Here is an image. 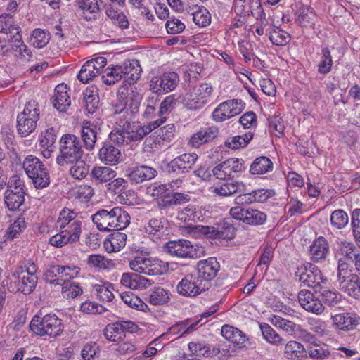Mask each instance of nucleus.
<instances>
[{"instance_id":"nucleus-64","label":"nucleus","mask_w":360,"mask_h":360,"mask_svg":"<svg viewBox=\"0 0 360 360\" xmlns=\"http://www.w3.org/2000/svg\"><path fill=\"white\" fill-rule=\"evenodd\" d=\"M100 349L96 342H87L81 351V356L84 360H94L99 355Z\"/></svg>"},{"instance_id":"nucleus-48","label":"nucleus","mask_w":360,"mask_h":360,"mask_svg":"<svg viewBox=\"0 0 360 360\" xmlns=\"http://www.w3.org/2000/svg\"><path fill=\"white\" fill-rule=\"evenodd\" d=\"M333 62L330 51L328 46L321 49L320 61L317 65V71L320 74L326 75L332 70Z\"/></svg>"},{"instance_id":"nucleus-7","label":"nucleus","mask_w":360,"mask_h":360,"mask_svg":"<svg viewBox=\"0 0 360 360\" xmlns=\"http://www.w3.org/2000/svg\"><path fill=\"white\" fill-rule=\"evenodd\" d=\"M246 169L244 160L231 158L216 165L213 175L221 180L239 177Z\"/></svg>"},{"instance_id":"nucleus-14","label":"nucleus","mask_w":360,"mask_h":360,"mask_svg":"<svg viewBox=\"0 0 360 360\" xmlns=\"http://www.w3.org/2000/svg\"><path fill=\"white\" fill-rule=\"evenodd\" d=\"M82 230V222L75 221L69 229L61 231L49 239V243L55 247L61 248L68 243H72L79 239Z\"/></svg>"},{"instance_id":"nucleus-27","label":"nucleus","mask_w":360,"mask_h":360,"mask_svg":"<svg viewBox=\"0 0 360 360\" xmlns=\"http://www.w3.org/2000/svg\"><path fill=\"white\" fill-rule=\"evenodd\" d=\"M329 252L328 241L323 236H319L310 245L309 254L311 259L314 262L322 261L326 258Z\"/></svg>"},{"instance_id":"nucleus-1","label":"nucleus","mask_w":360,"mask_h":360,"mask_svg":"<svg viewBox=\"0 0 360 360\" xmlns=\"http://www.w3.org/2000/svg\"><path fill=\"white\" fill-rule=\"evenodd\" d=\"M37 267L31 259H24L19 262L16 268L12 271L14 281L9 278L3 281V287L5 282L7 290L13 293L22 292L24 295L31 294L35 289L38 277L36 275Z\"/></svg>"},{"instance_id":"nucleus-13","label":"nucleus","mask_w":360,"mask_h":360,"mask_svg":"<svg viewBox=\"0 0 360 360\" xmlns=\"http://www.w3.org/2000/svg\"><path fill=\"white\" fill-rule=\"evenodd\" d=\"M164 248L172 256L181 258H197L198 250L194 248L191 242L185 239L169 240Z\"/></svg>"},{"instance_id":"nucleus-8","label":"nucleus","mask_w":360,"mask_h":360,"mask_svg":"<svg viewBox=\"0 0 360 360\" xmlns=\"http://www.w3.org/2000/svg\"><path fill=\"white\" fill-rule=\"evenodd\" d=\"M165 120V118H160L143 126L127 121L123 125L127 141L130 143L141 140L147 134L159 127Z\"/></svg>"},{"instance_id":"nucleus-47","label":"nucleus","mask_w":360,"mask_h":360,"mask_svg":"<svg viewBox=\"0 0 360 360\" xmlns=\"http://www.w3.org/2000/svg\"><path fill=\"white\" fill-rule=\"evenodd\" d=\"M105 338L110 342L122 341L125 335L117 322L108 324L103 330Z\"/></svg>"},{"instance_id":"nucleus-25","label":"nucleus","mask_w":360,"mask_h":360,"mask_svg":"<svg viewBox=\"0 0 360 360\" xmlns=\"http://www.w3.org/2000/svg\"><path fill=\"white\" fill-rule=\"evenodd\" d=\"M69 91L70 88L63 83L57 85L55 88L52 103L54 108L60 112H65L70 105L71 101Z\"/></svg>"},{"instance_id":"nucleus-4","label":"nucleus","mask_w":360,"mask_h":360,"mask_svg":"<svg viewBox=\"0 0 360 360\" xmlns=\"http://www.w3.org/2000/svg\"><path fill=\"white\" fill-rule=\"evenodd\" d=\"M295 276L304 286L312 288L316 293L323 290L324 285L328 282L327 277L322 274L321 271L309 262L297 266Z\"/></svg>"},{"instance_id":"nucleus-16","label":"nucleus","mask_w":360,"mask_h":360,"mask_svg":"<svg viewBox=\"0 0 360 360\" xmlns=\"http://www.w3.org/2000/svg\"><path fill=\"white\" fill-rule=\"evenodd\" d=\"M131 270L138 274H144L149 276H158L162 274V270L159 264L146 257H136L129 263Z\"/></svg>"},{"instance_id":"nucleus-33","label":"nucleus","mask_w":360,"mask_h":360,"mask_svg":"<svg viewBox=\"0 0 360 360\" xmlns=\"http://www.w3.org/2000/svg\"><path fill=\"white\" fill-rule=\"evenodd\" d=\"M307 349L304 345L295 340L289 341L285 347V356L290 360H303L307 359Z\"/></svg>"},{"instance_id":"nucleus-55","label":"nucleus","mask_w":360,"mask_h":360,"mask_svg":"<svg viewBox=\"0 0 360 360\" xmlns=\"http://www.w3.org/2000/svg\"><path fill=\"white\" fill-rule=\"evenodd\" d=\"M182 102L188 109L194 110L202 108L206 104L193 90L184 96Z\"/></svg>"},{"instance_id":"nucleus-26","label":"nucleus","mask_w":360,"mask_h":360,"mask_svg":"<svg viewBox=\"0 0 360 360\" xmlns=\"http://www.w3.org/2000/svg\"><path fill=\"white\" fill-rule=\"evenodd\" d=\"M218 134L219 129L216 127L201 128L191 137L189 143L194 148H198L202 144L212 141Z\"/></svg>"},{"instance_id":"nucleus-52","label":"nucleus","mask_w":360,"mask_h":360,"mask_svg":"<svg viewBox=\"0 0 360 360\" xmlns=\"http://www.w3.org/2000/svg\"><path fill=\"white\" fill-rule=\"evenodd\" d=\"M98 298L101 301L111 302L114 298L112 293L113 284L105 282L103 284H96L93 286Z\"/></svg>"},{"instance_id":"nucleus-56","label":"nucleus","mask_w":360,"mask_h":360,"mask_svg":"<svg viewBox=\"0 0 360 360\" xmlns=\"http://www.w3.org/2000/svg\"><path fill=\"white\" fill-rule=\"evenodd\" d=\"M110 143L117 146L120 148L122 146L128 145V141H127V136L124 127L122 129L116 128L113 129L108 135V139L106 140Z\"/></svg>"},{"instance_id":"nucleus-20","label":"nucleus","mask_w":360,"mask_h":360,"mask_svg":"<svg viewBox=\"0 0 360 360\" xmlns=\"http://www.w3.org/2000/svg\"><path fill=\"white\" fill-rule=\"evenodd\" d=\"M98 156L103 163L109 165H115L122 160L120 149L107 141L102 143Z\"/></svg>"},{"instance_id":"nucleus-29","label":"nucleus","mask_w":360,"mask_h":360,"mask_svg":"<svg viewBox=\"0 0 360 360\" xmlns=\"http://www.w3.org/2000/svg\"><path fill=\"white\" fill-rule=\"evenodd\" d=\"M297 22L307 28H314L317 15L314 9L308 6H302L297 11Z\"/></svg>"},{"instance_id":"nucleus-10","label":"nucleus","mask_w":360,"mask_h":360,"mask_svg":"<svg viewBox=\"0 0 360 360\" xmlns=\"http://www.w3.org/2000/svg\"><path fill=\"white\" fill-rule=\"evenodd\" d=\"M208 290L195 274H186L176 286L178 293L187 297H194Z\"/></svg>"},{"instance_id":"nucleus-32","label":"nucleus","mask_w":360,"mask_h":360,"mask_svg":"<svg viewBox=\"0 0 360 360\" xmlns=\"http://www.w3.org/2000/svg\"><path fill=\"white\" fill-rule=\"evenodd\" d=\"M92 221L101 231H113V220H112L111 210H100L92 215Z\"/></svg>"},{"instance_id":"nucleus-50","label":"nucleus","mask_w":360,"mask_h":360,"mask_svg":"<svg viewBox=\"0 0 360 360\" xmlns=\"http://www.w3.org/2000/svg\"><path fill=\"white\" fill-rule=\"evenodd\" d=\"M259 327L263 338L270 344L279 345L283 344V338L274 330V329L268 323H262Z\"/></svg>"},{"instance_id":"nucleus-9","label":"nucleus","mask_w":360,"mask_h":360,"mask_svg":"<svg viewBox=\"0 0 360 360\" xmlns=\"http://www.w3.org/2000/svg\"><path fill=\"white\" fill-rule=\"evenodd\" d=\"M179 78L175 72H165L163 74L153 77L150 82V90L156 94H164L173 91L177 86Z\"/></svg>"},{"instance_id":"nucleus-17","label":"nucleus","mask_w":360,"mask_h":360,"mask_svg":"<svg viewBox=\"0 0 360 360\" xmlns=\"http://www.w3.org/2000/svg\"><path fill=\"white\" fill-rule=\"evenodd\" d=\"M297 298L300 306L307 311L320 315L325 309L322 301L309 290H301L297 295Z\"/></svg>"},{"instance_id":"nucleus-44","label":"nucleus","mask_w":360,"mask_h":360,"mask_svg":"<svg viewBox=\"0 0 360 360\" xmlns=\"http://www.w3.org/2000/svg\"><path fill=\"white\" fill-rule=\"evenodd\" d=\"M122 79H124V75L119 65L108 66L101 77V82L109 86L115 84Z\"/></svg>"},{"instance_id":"nucleus-21","label":"nucleus","mask_w":360,"mask_h":360,"mask_svg":"<svg viewBox=\"0 0 360 360\" xmlns=\"http://www.w3.org/2000/svg\"><path fill=\"white\" fill-rule=\"evenodd\" d=\"M100 128L91 121L84 120L82 124L81 137L83 141L84 147L91 151L95 147L97 141L98 131Z\"/></svg>"},{"instance_id":"nucleus-59","label":"nucleus","mask_w":360,"mask_h":360,"mask_svg":"<svg viewBox=\"0 0 360 360\" xmlns=\"http://www.w3.org/2000/svg\"><path fill=\"white\" fill-rule=\"evenodd\" d=\"M349 222V217L346 212L342 210H336L330 215L331 225L337 229H343Z\"/></svg>"},{"instance_id":"nucleus-31","label":"nucleus","mask_w":360,"mask_h":360,"mask_svg":"<svg viewBox=\"0 0 360 360\" xmlns=\"http://www.w3.org/2000/svg\"><path fill=\"white\" fill-rule=\"evenodd\" d=\"M25 191L6 189L4 193V203L11 211L19 210L25 202Z\"/></svg>"},{"instance_id":"nucleus-42","label":"nucleus","mask_w":360,"mask_h":360,"mask_svg":"<svg viewBox=\"0 0 360 360\" xmlns=\"http://www.w3.org/2000/svg\"><path fill=\"white\" fill-rule=\"evenodd\" d=\"M307 359L323 360L330 356L328 347L325 344L311 343L307 349Z\"/></svg>"},{"instance_id":"nucleus-63","label":"nucleus","mask_w":360,"mask_h":360,"mask_svg":"<svg viewBox=\"0 0 360 360\" xmlns=\"http://www.w3.org/2000/svg\"><path fill=\"white\" fill-rule=\"evenodd\" d=\"M246 217H245L244 223L249 225H261L263 224L266 219V215L264 212L257 210L249 208Z\"/></svg>"},{"instance_id":"nucleus-35","label":"nucleus","mask_w":360,"mask_h":360,"mask_svg":"<svg viewBox=\"0 0 360 360\" xmlns=\"http://www.w3.org/2000/svg\"><path fill=\"white\" fill-rule=\"evenodd\" d=\"M105 15L110 20L112 25L122 30L127 29L129 22L124 12L109 5L105 9Z\"/></svg>"},{"instance_id":"nucleus-40","label":"nucleus","mask_w":360,"mask_h":360,"mask_svg":"<svg viewBox=\"0 0 360 360\" xmlns=\"http://www.w3.org/2000/svg\"><path fill=\"white\" fill-rule=\"evenodd\" d=\"M115 176V171L108 167H94L91 172V176L96 184L108 182Z\"/></svg>"},{"instance_id":"nucleus-24","label":"nucleus","mask_w":360,"mask_h":360,"mask_svg":"<svg viewBox=\"0 0 360 360\" xmlns=\"http://www.w3.org/2000/svg\"><path fill=\"white\" fill-rule=\"evenodd\" d=\"M221 335L229 342L237 345L239 347H246L249 343L247 335L238 328L230 325H224L221 331Z\"/></svg>"},{"instance_id":"nucleus-23","label":"nucleus","mask_w":360,"mask_h":360,"mask_svg":"<svg viewBox=\"0 0 360 360\" xmlns=\"http://www.w3.org/2000/svg\"><path fill=\"white\" fill-rule=\"evenodd\" d=\"M102 0H78L79 8L82 11L81 16L86 21H95L101 13L100 4Z\"/></svg>"},{"instance_id":"nucleus-2","label":"nucleus","mask_w":360,"mask_h":360,"mask_svg":"<svg viewBox=\"0 0 360 360\" xmlns=\"http://www.w3.org/2000/svg\"><path fill=\"white\" fill-rule=\"evenodd\" d=\"M30 330L37 335L56 338L64 330L63 321L54 314H48L44 316L35 315L30 323Z\"/></svg>"},{"instance_id":"nucleus-19","label":"nucleus","mask_w":360,"mask_h":360,"mask_svg":"<svg viewBox=\"0 0 360 360\" xmlns=\"http://www.w3.org/2000/svg\"><path fill=\"white\" fill-rule=\"evenodd\" d=\"M126 172V176L133 184L149 181L158 175V172L155 168L146 165L129 168Z\"/></svg>"},{"instance_id":"nucleus-45","label":"nucleus","mask_w":360,"mask_h":360,"mask_svg":"<svg viewBox=\"0 0 360 360\" xmlns=\"http://www.w3.org/2000/svg\"><path fill=\"white\" fill-rule=\"evenodd\" d=\"M169 291L161 287H155L150 290L148 302L154 305H163L169 302Z\"/></svg>"},{"instance_id":"nucleus-54","label":"nucleus","mask_w":360,"mask_h":360,"mask_svg":"<svg viewBox=\"0 0 360 360\" xmlns=\"http://www.w3.org/2000/svg\"><path fill=\"white\" fill-rule=\"evenodd\" d=\"M269 40L276 46H285L290 41V35L278 27H275L269 32Z\"/></svg>"},{"instance_id":"nucleus-36","label":"nucleus","mask_w":360,"mask_h":360,"mask_svg":"<svg viewBox=\"0 0 360 360\" xmlns=\"http://www.w3.org/2000/svg\"><path fill=\"white\" fill-rule=\"evenodd\" d=\"M112 220H113V231L124 229L130 224V216L128 212L120 207L111 210Z\"/></svg>"},{"instance_id":"nucleus-51","label":"nucleus","mask_w":360,"mask_h":360,"mask_svg":"<svg viewBox=\"0 0 360 360\" xmlns=\"http://www.w3.org/2000/svg\"><path fill=\"white\" fill-rule=\"evenodd\" d=\"M8 41L13 43L12 45V50L18 53L20 57L25 58V56L32 57V54L31 51L28 49L27 46L23 42L22 37L20 33L17 35H12L8 39Z\"/></svg>"},{"instance_id":"nucleus-62","label":"nucleus","mask_w":360,"mask_h":360,"mask_svg":"<svg viewBox=\"0 0 360 360\" xmlns=\"http://www.w3.org/2000/svg\"><path fill=\"white\" fill-rule=\"evenodd\" d=\"M220 233V239L231 240L235 237L236 229L233 226L231 219H224L222 222L217 226Z\"/></svg>"},{"instance_id":"nucleus-5","label":"nucleus","mask_w":360,"mask_h":360,"mask_svg":"<svg viewBox=\"0 0 360 360\" xmlns=\"http://www.w3.org/2000/svg\"><path fill=\"white\" fill-rule=\"evenodd\" d=\"M40 110L35 101L27 102L23 111L17 116V131L21 137H27L35 131L39 120Z\"/></svg>"},{"instance_id":"nucleus-15","label":"nucleus","mask_w":360,"mask_h":360,"mask_svg":"<svg viewBox=\"0 0 360 360\" xmlns=\"http://www.w3.org/2000/svg\"><path fill=\"white\" fill-rule=\"evenodd\" d=\"M339 288L349 297L360 300V276L357 273H349L338 276Z\"/></svg>"},{"instance_id":"nucleus-30","label":"nucleus","mask_w":360,"mask_h":360,"mask_svg":"<svg viewBox=\"0 0 360 360\" xmlns=\"http://www.w3.org/2000/svg\"><path fill=\"white\" fill-rule=\"evenodd\" d=\"M127 235L116 231L108 236L103 242V245L108 252H118L126 245Z\"/></svg>"},{"instance_id":"nucleus-57","label":"nucleus","mask_w":360,"mask_h":360,"mask_svg":"<svg viewBox=\"0 0 360 360\" xmlns=\"http://www.w3.org/2000/svg\"><path fill=\"white\" fill-rule=\"evenodd\" d=\"M49 34L41 29H35L31 34L30 41L37 49L44 47L49 41Z\"/></svg>"},{"instance_id":"nucleus-37","label":"nucleus","mask_w":360,"mask_h":360,"mask_svg":"<svg viewBox=\"0 0 360 360\" xmlns=\"http://www.w3.org/2000/svg\"><path fill=\"white\" fill-rule=\"evenodd\" d=\"M273 169V162L266 156L255 158L250 166V173L253 175L266 174Z\"/></svg>"},{"instance_id":"nucleus-43","label":"nucleus","mask_w":360,"mask_h":360,"mask_svg":"<svg viewBox=\"0 0 360 360\" xmlns=\"http://www.w3.org/2000/svg\"><path fill=\"white\" fill-rule=\"evenodd\" d=\"M0 32L17 35L21 32V28L14 23L13 16L10 13H3L0 15Z\"/></svg>"},{"instance_id":"nucleus-28","label":"nucleus","mask_w":360,"mask_h":360,"mask_svg":"<svg viewBox=\"0 0 360 360\" xmlns=\"http://www.w3.org/2000/svg\"><path fill=\"white\" fill-rule=\"evenodd\" d=\"M120 283L130 289L146 288L150 285L148 279L136 272L124 273L122 276Z\"/></svg>"},{"instance_id":"nucleus-18","label":"nucleus","mask_w":360,"mask_h":360,"mask_svg":"<svg viewBox=\"0 0 360 360\" xmlns=\"http://www.w3.org/2000/svg\"><path fill=\"white\" fill-rule=\"evenodd\" d=\"M332 319L336 330L345 332L354 330L360 324V316L356 313L338 314L333 316Z\"/></svg>"},{"instance_id":"nucleus-49","label":"nucleus","mask_w":360,"mask_h":360,"mask_svg":"<svg viewBox=\"0 0 360 360\" xmlns=\"http://www.w3.org/2000/svg\"><path fill=\"white\" fill-rule=\"evenodd\" d=\"M254 5H250V0H233L232 8L237 17L248 18L253 14Z\"/></svg>"},{"instance_id":"nucleus-60","label":"nucleus","mask_w":360,"mask_h":360,"mask_svg":"<svg viewBox=\"0 0 360 360\" xmlns=\"http://www.w3.org/2000/svg\"><path fill=\"white\" fill-rule=\"evenodd\" d=\"M253 138V134L248 132L243 136H236L231 141H226L225 145L232 149L245 147Z\"/></svg>"},{"instance_id":"nucleus-58","label":"nucleus","mask_w":360,"mask_h":360,"mask_svg":"<svg viewBox=\"0 0 360 360\" xmlns=\"http://www.w3.org/2000/svg\"><path fill=\"white\" fill-rule=\"evenodd\" d=\"M62 285V293L64 297L67 298H75L79 295H81L83 292L81 287L71 281L70 280H64V282L61 284Z\"/></svg>"},{"instance_id":"nucleus-53","label":"nucleus","mask_w":360,"mask_h":360,"mask_svg":"<svg viewBox=\"0 0 360 360\" xmlns=\"http://www.w3.org/2000/svg\"><path fill=\"white\" fill-rule=\"evenodd\" d=\"M58 135V131L53 127H50L42 131L40 136L39 141L41 147L45 148L51 152L53 147Z\"/></svg>"},{"instance_id":"nucleus-41","label":"nucleus","mask_w":360,"mask_h":360,"mask_svg":"<svg viewBox=\"0 0 360 360\" xmlns=\"http://www.w3.org/2000/svg\"><path fill=\"white\" fill-rule=\"evenodd\" d=\"M245 190V186L239 181L231 183H225L221 186H215L214 193L220 196H230L236 193H243Z\"/></svg>"},{"instance_id":"nucleus-34","label":"nucleus","mask_w":360,"mask_h":360,"mask_svg":"<svg viewBox=\"0 0 360 360\" xmlns=\"http://www.w3.org/2000/svg\"><path fill=\"white\" fill-rule=\"evenodd\" d=\"M338 264V276L352 273L354 269L357 271L360 269V255L340 257Z\"/></svg>"},{"instance_id":"nucleus-22","label":"nucleus","mask_w":360,"mask_h":360,"mask_svg":"<svg viewBox=\"0 0 360 360\" xmlns=\"http://www.w3.org/2000/svg\"><path fill=\"white\" fill-rule=\"evenodd\" d=\"M125 82L131 85L140 78L141 67L137 60H125L119 65Z\"/></svg>"},{"instance_id":"nucleus-3","label":"nucleus","mask_w":360,"mask_h":360,"mask_svg":"<svg viewBox=\"0 0 360 360\" xmlns=\"http://www.w3.org/2000/svg\"><path fill=\"white\" fill-rule=\"evenodd\" d=\"M59 145L60 154L56 158V162L59 165L72 164L74 161L82 158L84 150L79 138L75 134H63Z\"/></svg>"},{"instance_id":"nucleus-39","label":"nucleus","mask_w":360,"mask_h":360,"mask_svg":"<svg viewBox=\"0 0 360 360\" xmlns=\"http://www.w3.org/2000/svg\"><path fill=\"white\" fill-rule=\"evenodd\" d=\"M22 167L27 176H34L36 172H42L43 169H47L39 158L32 155L25 158Z\"/></svg>"},{"instance_id":"nucleus-6","label":"nucleus","mask_w":360,"mask_h":360,"mask_svg":"<svg viewBox=\"0 0 360 360\" xmlns=\"http://www.w3.org/2000/svg\"><path fill=\"white\" fill-rule=\"evenodd\" d=\"M198 158L196 153H184L169 162H162V168L167 174L181 176L190 172Z\"/></svg>"},{"instance_id":"nucleus-11","label":"nucleus","mask_w":360,"mask_h":360,"mask_svg":"<svg viewBox=\"0 0 360 360\" xmlns=\"http://www.w3.org/2000/svg\"><path fill=\"white\" fill-rule=\"evenodd\" d=\"M244 103L241 100H227L219 105L212 112V119L217 122L225 121L239 113L243 110Z\"/></svg>"},{"instance_id":"nucleus-46","label":"nucleus","mask_w":360,"mask_h":360,"mask_svg":"<svg viewBox=\"0 0 360 360\" xmlns=\"http://www.w3.org/2000/svg\"><path fill=\"white\" fill-rule=\"evenodd\" d=\"M318 293H320L322 303L329 307H336L342 302V295L337 290H330L323 288V290H321Z\"/></svg>"},{"instance_id":"nucleus-61","label":"nucleus","mask_w":360,"mask_h":360,"mask_svg":"<svg viewBox=\"0 0 360 360\" xmlns=\"http://www.w3.org/2000/svg\"><path fill=\"white\" fill-rule=\"evenodd\" d=\"M73 166L70 169L71 176L75 179H82L86 177L89 172V165L82 160L74 161Z\"/></svg>"},{"instance_id":"nucleus-38","label":"nucleus","mask_w":360,"mask_h":360,"mask_svg":"<svg viewBox=\"0 0 360 360\" xmlns=\"http://www.w3.org/2000/svg\"><path fill=\"white\" fill-rule=\"evenodd\" d=\"M120 296L124 303L132 309L143 312L150 311L148 306L131 291L123 292L120 294Z\"/></svg>"},{"instance_id":"nucleus-12","label":"nucleus","mask_w":360,"mask_h":360,"mask_svg":"<svg viewBox=\"0 0 360 360\" xmlns=\"http://www.w3.org/2000/svg\"><path fill=\"white\" fill-rule=\"evenodd\" d=\"M220 269V264L215 257H209L207 259L200 260L196 265V276L205 285L207 289L210 286V282L213 280Z\"/></svg>"}]
</instances>
